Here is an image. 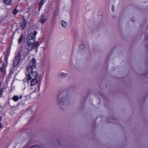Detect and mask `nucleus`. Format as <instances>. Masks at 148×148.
Masks as SVG:
<instances>
[{
    "instance_id": "2eb2a0df",
    "label": "nucleus",
    "mask_w": 148,
    "mask_h": 148,
    "mask_svg": "<svg viewBox=\"0 0 148 148\" xmlns=\"http://www.w3.org/2000/svg\"><path fill=\"white\" fill-rule=\"evenodd\" d=\"M45 3V0H40L39 4L40 5H43Z\"/></svg>"
},
{
    "instance_id": "4468645a",
    "label": "nucleus",
    "mask_w": 148,
    "mask_h": 148,
    "mask_svg": "<svg viewBox=\"0 0 148 148\" xmlns=\"http://www.w3.org/2000/svg\"><path fill=\"white\" fill-rule=\"evenodd\" d=\"M19 98L18 97L16 96H15L13 97V99L14 101H18Z\"/></svg>"
},
{
    "instance_id": "aec40b11",
    "label": "nucleus",
    "mask_w": 148,
    "mask_h": 148,
    "mask_svg": "<svg viewBox=\"0 0 148 148\" xmlns=\"http://www.w3.org/2000/svg\"><path fill=\"white\" fill-rule=\"evenodd\" d=\"M63 98H61V101H63Z\"/></svg>"
},
{
    "instance_id": "0eeeda50",
    "label": "nucleus",
    "mask_w": 148,
    "mask_h": 148,
    "mask_svg": "<svg viewBox=\"0 0 148 148\" xmlns=\"http://www.w3.org/2000/svg\"><path fill=\"white\" fill-rule=\"evenodd\" d=\"M30 66L31 67H35L36 65V61L34 58L32 59L31 60L30 63Z\"/></svg>"
},
{
    "instance_id": "4be33fe9",
    "label": "nucleus",
    "mask_w": 148,
    "mask_h": 148,
    "mask_svg": "<svg viewBox=\"0 0 148 148\" xmlns=\"http://www.w3.org/2000/svg\"><path fill=\"white\" fill-rule=\"evenodd\" d=\"M43 56H44V55H45V54H44V53H43Z\"/></svg>"
},
{
    "instance_id": "412c9836",
    "label": "nucleus",
    "mask_w": 148,
    "mask_h": 148,
    "mask_svg": "<svg viewBox=\"0 0 148 148\" xmlns=\"http://www.w3.org/2000/svg\"><path fill=\"white\" fill-rule=\"evenodd\" d=\"M1 119H2V117L1 116H0V120H1Z\"/></svg>"
},
{
    "instance_id": "39448f33",
    "label": "nucleus",
    "mask_w": 148,
    "mask_h": 148,
    "mask_svg": "<svg viewBox=\"0 0 148 148\" xmlns=\"http://www.w3.org/2000/svg\"><path fill=\"white\" fill-rule=\"evenodd\" d=\"M47 20V18L43 14L41 15L39 19V21L41 23H44Z\"/></svg>"
},
{
    "instance_id": "f3484780",
    "label": "nucleus",
    "mask_w": 148,
    "mask_h": 148,
    "mask_svg": "<svg viewBox=\"0 0 148 148\" xmlns=\"http://www.w3.org/2000/svg\"><path fill=\"white\" fill-rule=\"evenodd\" d=\"M18 12V11L16 9H14V10L13 11V13L14 14H16Z\"/></svg>"
},
{
    "instance_id": "ddd939ff",
    "label": "nucleus",
    "mask_w": 148,
    "mask_h": 148,
    "mask_svg": "<svg viewBox=\"0 0 148 148\" xmlns=\"http://www.w3.org/2000/svg\"><path fill=\"white\" fill-rule=\"evenodd\" d=\"M3 66V63L2 62L0 61V72L2 71Z\"/></svg>"
},
{
    "instance_id": "9b49d317",
    "label": "nucleus",
    "mask_w": 148,
    "mask_h": 148,
    "mask_svg": "<svg viewBox=\"0 0 148 148\" xmlns=\"http://www.w3.org/2000/svg\"><path fill=\"white\" fill-rule=\"evenodd\" d=\"M59 75L62 77H65L67 75V74L61 72L59 73Z\"/></svg>"
},
{
    "instance_id": "5701e85b",
    "label": "nucleus",
    "mask_w": 148,
    "mask_h": 148,
    "mask_svg": "<svg viewBox=\"0 0 148 148\" xmlns=\"http://www.w3.org/2000/svg\"><path fill=\"white\" fill-rule=\"evenodd\" d=\"M5 1H7V0H5Z\"/></svg>"
},
{
    "instance_id": "f257e3e1",
    "label": "nucleus",
    "mask_w": 148,
    "mask_h": 148,
    "mask_svg": "<svg viewBox=\"0 0 148 148\" xmlns=\"http://www.w3.org/2000/svg\"><path fill=\"white\" fill-rule=\"evenodd\" d=\"M26 78L29 81L31 80V85H34L42 79V77L38 72L34 71L32 67L28 66L27 69Z\"/></svg>"
},
{
    "instance_id": "a211bd4d",
    "label": "nucleus",
    "mask_w": 148,
    "mask_h": 148,
    "mask_svg": "<svg viewBox=\"0 0 148 148\" xmlns=\"http://www.w3.org/2000/svg\"><path fill=\"white\" fill-rule=\"evenodd\" d=\"M42 49H43V50H45L46 49V48L45 47H42Z\"/></svg>"
},
{
    "instance_id": "9d476101",
    "label": "nucleus",
    "mask_w": 148,
    "mask_h": 148,
    "mask_svg": "<svg viewBox=\"0 0 148 148\" xmlns=\"http://www.w3.org/2000/svg\"><path fill=\"white\" fill-rule=\"evenodd\" d=\"M21 26L22 29L25 28L26 27V24L25 21H22L21 24Z\"/></svg>"
},
{
    "instance_id": "20e7f679",
    "label": "nucleus",
    "mask_w": 148,
    "mask_h": 148,
    "mask_svg": "<svg viewBox=\"0 0 148 148\" xmlns=\"http://www.w3.org/2000/svg\"><path fill=\"white\" fill-rule=\"evenodd\" d=\"M20 58L21 55L19 53L16 56L13 62V65L14 66H16L18 65L19 62Z\"/></svg>"
},
{
    "instance_id": "6e6552de",
    "label": "nucleus",
    "mask_w": 148,
    "mask_h": 148,
    "mask_svg": "<svg viewBox=\"0 0 148 148\" xmlns=\"http://www.w3.org/2000/svg\"><path fill=\"white\" fill-rule=\"evenodd\" d=\"M4 2L5 3L8 5H10L12 3V0H7L6 1L5 0H4Z\"/></svg>"
},
{
    "instance_id": "6ab92c4d",
    "label": "nucleus",
    "mask_w": 148,
    "mask_h": 148,
    "mask_svg": "<svg viewBox=\"0 0 148 148\" xmlns=\"http://www.w3.org/2000/svg\"><path fill=\"white\" fill-rule=\"evenodd\" d=\"M2 128L1 125V124H0V128Z\"/></svg>"
},
{
    "instance_id": "7ed1b4c3",
    "label": "nucleus",
    "mask_w": 148,
    "mask_h": 148,
    "mask_svg": "<svg viewBox=\"0 0 148 148\" xmlns=\"http://www.w3.org/2000/svg\"><path fill=\"white\" fill-rule=\"evenodd\" d=\"M37 34V32L36 31H34L33 33H31V34H29L27 38V42H34L35 41H34V39Z\"/></svg>"
},
{
    "instance_id": "f03ea898",
    "label": "nucleus",
    "mask_w": 148,
    "mask_h": 148,
    "mask_svg": "<svg viewBox=\"0 0 148 148\" xmlns=\"http://www.w3.org/2000/svg\"><path fill=\"white\" fill-rule=\"evenodd\" d=\"M28 45L26 46V48L28 51H31L34 47H36L38 45V42L37 41L33 42H27Z\"/></svg>"
},
{
    "instance_id": "dca6fc26",
    "label": "nucleus",
    "mask_w": 148,
    "mask_h": 148,
    "mask_svg": "<svg viewBox=\"0 0 148 148\" xmlns=\"http://www.w3.org/2000/svg\"><path fill=\"white\" fill-rule=\"evenodd\" d=\"M43 40H44V38H40L38 40V42L40 43H41V42H42V41Z\"/></svg>"
},
{
    "instance_id": "1a4fd4ad",
    "label": "nucleus",
    "mask_w": 148,
    "mask_h": 148,
    "mask_svg": "<svg viewBox=\"0 0 148 148\" xmlns=\"http://www.w3.org/2000/svg\"><path fill=\"white\" fill-rule=\"evenodd\" d=\"M27 113L29 114H31L33 112V110L31 108H28L27 110Z\"/></svg>"
},
{
    "instance_id": "423d86ee",
    "label": "nucleus",
    "mask_w": 148,
    "mask_h": 148,
    "mask_svg": "<svg viewBox=\"0 0 148 148\" xmlns=\"http://www.w3.org/2000/svg\"><path fill=\"white\" fill-rule=\"evenodd\" d=\"M68 23L65 21L62 20L60 22V25L63 28H66L68 25Z\"/></svg>"
},
{
    "instance_id": "f8f14e48",
    "label": "nucleus",
    "mask_w": 148,
    "mask_h": 148,
    "mask_svg": "<svg viewBox=\"0 0 148 148\" xmlns=\"http://www.w3.org/2000/svg\"><path fill=\"white\" fill-rule=\"evenodd\" d=\"M23 38V34L21 35L20 37L18 40V42L19 44L21 43Z\"/></svg>"
}]
</instances>
